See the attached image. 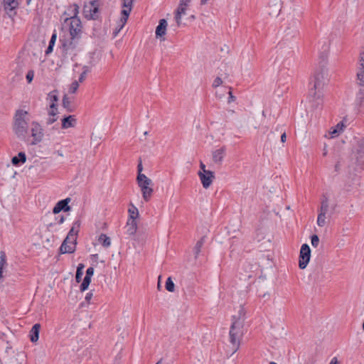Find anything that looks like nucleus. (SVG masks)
Masks as SVG:
<instances>
[{
  "instance_id": "nucleus-58",
  "label": "nucleus",
  "mask_w": 364,
  "mask_h": 364,
  "mask_svg": "<svg viewBox=\"0 0 364 364\" xmlns=\"http://www.w3.org/2000/svg\"><path fill=\"white\" fill-rule=\"evenodd\" d=\"M329 364H338V360L336 358H333Z\"/></svg>"
},
{
  "instance_id": "nucleus-57",
  "label": "nucleus",
  "mask_w": 364,
  "mask_h": 364,
  "mask_svg": "<svg viewBox=\"0 0 364 364\" xmlns=\"http://www.w3.org/2000/svg\"><path fill=\"white\" fill-rule=\"evenodd\" d=\"M286 140H287V135H286V133H285V132H284V133L282 134V136H281V141H282V142H283V143H284V142H285V141H286Z\"/></svg>"
},
{
  "instance_id": "nucleus-31",
  "label": "nucleus",
  "mask_w": 364,
  "mask_h": 364,
  "mask_svg": "<svg viewBox=\"0 0 364 364\" xmlns=\"http://www.w3.org/2000/svg\"><path fill=\"white\" fill-rule=\"evenodd\" d=\"M127 21H124V16H122L119 23H118V25L116 27V28L114 29V36H116L119 33V31L122 29V28L124 26V25L126 24Z\"/></svg>"
},
{
  "instance_id": "nucleus-4",
  "label": "nucleus",
  "mask_w": 364,
  "mask_h": 364,
  "mask_svg": "<svg viewBox=\"0 0 364 364\" xmlns=\"http://www.w3.org/2000/svg\"><path fill=\"white\" fill-rule=\"evenodd\" d=\"M80 227V221L79 220H75L60 247V251L62 254L73 253L75 252L77 244V235Z\"/></svg>"
},
{
  "instance_id": "nucleus-37",
  "label": "nucleus",
  "mask_w": 364,
  "mask_h": 364,
  "mask_svg": "<svg viewBox=\"0 0 364 364\" xmlns=\"http://www.w3.org/2000/svg\"><path fill=\"white\" fill-rule=\"evenodd\" d=\"M89 72H90L89 68L87 66H84L83 67V72L81 73V75H80V76L79 77V82H82L85 80L86 75Z\"/></svg>"
},
{
  "instance_id": "nucleus-23",
  "label": "nucleus",
  "mask_w": 364,
  "mask_h": 364,
  "mask_svg": "<svg viewBox=\"0 0 364 364\" xmlns=\"http://www.w3.org/2000/svg\"><path fill=\"white\" fill-rule=\"evenodd\" d=\"M129 213V220H136V219L139 217V210L133 204L129 205V208L128 209Z\"/></svg>"
},
{
  "instance_id": "nucleus-63",
  "label": "nucleus",
  "mask_w": 364,
  "mask_h": 364,
  "mask_svg": "<svg viewBox=\"0 0 364 364\" xmlns=\"http://www.w3.org/2000/svg\"><path fill=\"white\" fill-rule=\"evenodd\" d=\"M12 350L11 347L7 346L6 348V353H9V352Z\"/></svg>"
},
{
  "instance_id": "nucleus-25",
  "label": "nucleus",
  "mask_w": 364,
  "mask_h": 364,
  "mask_svg": "<svg viewBox=\"0 0 364 364\" xmlns=\"http://www.w3.org/2000/svg\"><path fill=\"white\" fill-rule=\"evenodd\" d=\"M26 160V156L25 153L20 152V153H18V156H14L12 158L11 162L14 165L18 166L20 162L22 164L25 163Z\"/></svg>"
},
{
  "instance_id": "nucleus-62",
  "label": "nucleus",
  "mask_w": 364,
  "mask_h": 364,
  "mask_svg": "<svg viewBox=\"0 0 364 364\" xmlns=\"http://www.w3.org/2000/svg\"><path fill=\"white\" fill-rule=\"evenodd\" d=\"M340 169V164L339 162H338L336 165H335V171H338Z\"/></svg>"
},
{
  "instance_id": "nucleus-11",
  "label": "nucleus",
  "mask_w": 364,
  "mask_h": 364,
  "mask_svg": "<svg viewBox=\"0 0 364 364\" xmlns=\"http://www.w3.org/2000/svg\"><path fill=\"white\" fill-rule=\"evenodd\" d=\"M18 6V0H3L4 9L9 17H13L16 14Z\"/></svg>"
},
{
  "instance_id": "nucleus-24",
  "label": "nucleus",
  "mask_w": 364,
  "mask_h": 364,
  "mask_svg": "<svg viewBox=\"0 0 364 364\" xmlns=\"http://www.w3.org/2000/svg\"><path fill=\"white\" fill-rule=\"evenodd\" d=\"M355 104L358 107H362L364 104V87H361L358 92L356 93L355 97Z\"/></svg>"
},
{
  "instance_id": "nucleus-41",
  "label": "nucleus",
  "mask_w": 364,
  "mask_h": 364,
  "mask_svg": "<svg viewBox=\"0 0 364 364\" xmlns=\"http://www.w3.org/2000/svg\"><path fill=\"white\" fill-rule=\"evenodd\" d=\"M223 83L222 79L220 77H217L213 83V86L214 87H218L220 86V85Z\"/></svg>"
},
{
  "instance_id": "nucleus-59",
  "label": "nucleus",
  "mask_w": 364,
  "mask_h": 364,
  "mask_svg": "<svg viewBox=\"0 0 364 364\" xmlns=\"http://www.w3.org/2000/svg\"><path fill=\"white\" fill-rule=\"evenodd\" d=\"M64 220H65L64 217L63 215H61V216H60V218L58 220V224H62V223H63Z\"/></svg>"
},
{
  "instance_id": "nucleus-44",
  "label": "nucleus",
  "mask_w": 364,
  "mask_h": 364,
  "mask_svg": "<svg viewBox=\"0 0 364 364\" xmlns=\"http://www.w3.org/2000/svg\"><path fill=\"white\" fill-rule=\"evenodd\" d=\"M222 90H225V88L220 87L219 90H216V96L219 98H222L225 96L224 91Z\"/></svg>"
},
{
  "instance_id": "nucleus-29",
  "label": "nucleus",
  "mask_w": 364,
  "mask_h": 364,
  "mask_svg": "<svg viewBox=\"0 0 364 364\" xmlns=\"http://www.w3.org/2000/svg\"><path fill=\"white\" fill-rule=\"evenodd\" d=\"M356 82L360 87H364V70H357Z\"/></svg>"
},
{
  "instance_id": "nucleus-13",
  "label": "nucleus",
  "mask_w": 364,
  "mask_h": 364,
  "mask_svg": "<svg viewBox=\"0 0 364 364\" xmlns=\"http://www.w3.org/2000/svg\"><path fill=\"white\" fill-rule=\"evenodd\" d=\"M199 178L201 181L203 187L205 189L208 188L215 178L214 173L213 171H209L208 173H198Z\"/></svg>"
},
{
  "instance_id": "nucleus-10",
  "label": "nucleus",
  "mask_w": 364,
  "mask_h": 364,
  "mask_svg": "<svg viewBox=\"0 0 364 364\" xmlns=\"http://www.w3.org/2000/svg\"><path fill=\"white\" fill-rule=\"evenodd\" d=\"M31 134L33 137L31 144L36 145L42 141L43 132V129L38 122H33L31 123Z\"/></svg>"
},
{
  "instance_id": "nucleus-36",
  "label": "nucleus",
  "mask_w": 364,
  "mask_h": 364,
  "mask_svg": "<svg viewBox=\"0 0 364 364\" xmlns=\"http://www.w3.org/2000/svg\"><path fill=\"white\" fill-rule=\"evenodd\" d=\"M357 70H364V50L360 53Z\"/></svg>"
},
{
  "instance_id": "nucleus-8",
  "label": "nucleus",
  "mask_w": 364,
  "mask_h": 364,
  "mask_svg": "<svg viewBox=\"0 0 364 364\" xmlns=\"http://www.w3.org/2000/svg\"><path fill=\"white\" fill-rule=\"evenodd\" d=\"M100 2L97 0L90 1L85 3L83 7L85 17L88 19H97L99 16Z\"/></svg>"
},
{
  "instance_id": "nucleus-38",
  "label": "nucleus",
  "mask_w": 364,
  "mask_h": 364,
  "mask_svg": "<svg viewBox=\"0 0 364 364\" xmlns=\"http://www.w3.org/2000/svg\"><path fill=\"white\" fill-rule=\"evenodd\" d=\"M78 87H79V82L77 80H75L70 85V92L75 93L77 90Z\"/></svg>"
},
{
  "instance_id": "nucleus-28",
  "label": "nucleus",
  "mask_w": 364,
  "mask_h": 364,
  "mask_svg": "<svg viewBox=\"0 0 364 364\" xmlns=\"http://www.w3.org/2000/svg\"><path fill=\"white\" fill-rule=\"evenodd\" d=\"M7 266L6 255L4 251L0 252V275H3V269Z\"/></svg>"
},
{
  "instance_id": "nucleus-7",
  "label": "nucleus",
  "mask_w": 364,
  "mask_h": 364,
  "mask_svg": "<svg viewBox=\"0 0 364 364\" xmlns=\"http://www.w3.org/2000/svg\"><path fill=\"white\" fill-rule=\"evenodd\" d=\"M136 181L141 188L144 200L145 201L149 200L153 193V188L150 187L152 185V181L143 173L138 174Z\"/></svg>"
},
{
  "instance_id": "nucleus-5",
  "label": "nucleus",
  "mask_w": 364,
  "mask_h": 364,
  "mask_svg": "<svg viewBox=\"0 0 364 364\" xmlns=\"http://www.w3.org/2000/svg\"><path fill=\"white\" fill-rule=\"evenodd\" d=\"M28 112L18 109L14 116L13 129L17 137L24 139L28 132Z\"/></svg>"
},
{
  "instance_id": "nucleus-1",
  "label": "nucleus",
  "mask_w": 364,
  "mask_h": 364,
  "mask_svg": "<svg viewBox=\"0 0 364 364\" xmlns=\"http://www.w3.org/2000/svg\"><path fill=\"white\" fill-rule=\"evenodd\" d=\"M245 311L242 305L236 309V314L232 316L230 330L229 331V351L232 355L240 348L241 341L244 335Z\"/></svg>"
},
{
  "instance_id": "nucleus-34",
  "label": "nucleus",
  "mask_w": 364,
  "mask_h": 364,
  "mask_svg": "<svg viewBox=\"0 0 364 364\" xmlns=\"http://www.w3.org/2000/svg\"><path fill=\"white\" fill-rule=\"evenodd\" d=\"M58 114V108L56 104L51 102L48 110V116L55 117Z\"/></svg>"
},
{
  "instance_id": "nucleus-39",
  "label": "nucleus",
  "mask_w": 364,
  "mask_h": 364,
  "mask_svg": "<svg viewBox=\"0 0 364 364\" xmlns=\"http://www.w3.org/2000/svg\"><path fill=\"white\" fill-rule=\"evenodd\" d=\"M319 244V238L318 235H314L311 236V245L314 247H317Z\"/></svg>"
},
{
  "instance_id": "nucleus-42",
  "label": "nucleus",
  "mask_w": 364,
  "mask_h": 364,
  "mask_svg": "<svg viewBox=\"0 0 364 364\" xmlns=\"http://www.w3.org/2000/svg\"><path fill=\"white\" fill-rule=\"evenodd\" d=\"M209 171H210V170H207L205 165L202 161H200V169H199L198 173H208Z\"/></svg>"
},
{
  "instance_id": "nucleus-21",
  "label": "nucleus",
  "mask_w": 364,
  "mask_h": 364,
  "mask_svg": "<svg viewBox=\"0 0 364 364\" xmlns=\"http://www.w3.org/2000/svg\"><path fill=\"white\" fill-rule=\"evenodd\" d=\"M186 9H187V7L183 6L181 5H178V6L175 12V20L178 26L181 23L182 16L186 14Z\"/></svg>"
},
{
  "instance_id": "nucleus-64",
  "label": "nucleus",
  "mask_w": 364,
  "mask_h": 364,
  "mask_svg": "<svg viewBox=\"0 0 364 364\" xmlns=\"http://www.w3.org/2000/svg\"><path fill=\"white\" fill-rule=\"evenodd\" d=\"M326 154H327V149H326V146H325L323 148V155L326 156Z\"/></svg>"
},
{
  "instance_id": "nucleus-17",
  "label": "nucleus",
  "mask_w": 364,
  "mask_h": 364,
  "mask_svg": "<svg viewBox=\"0 0 364 364\" xmlns=\"http://www.w3.org/2000/svg\"><path fill=\"white\" fill-rule=\"evenodd\" d=\"M137 222L136 220H127L125 229H126V233L129 235L132 236L134 235L137 230Z\"/></svg>"
},
{
  "instance_id": "nucleus-33",
  "label": "nucleus",
  "mask_w": 364,
  "mask_h": 364,
  "mask_svg": "<svg viewBox=\"0 0 364 364\" xmlns=\"http://www.w3.org/2000/svg\"><path fill=\"white\" fill-rule=\"evenodd\" d=\"M326 214L318 213L317 218V225L319 227H323L326 224Z\"/></svg>"
},
{
  "instance_id": "nucleus-35",
  "label": "nucleus",
  "mask_w": 364,
  "mask_h": 364,
  "mask_svg": "<svg viewBox=\"0 0 364 364\" xmlns=\"http://www.w3.org/2000/svg\"><path fill=\"white\" fill-rule=\"evenodd\" d=\"M174 287H175V285H174L173 282L172 281L171 277H168L167 279L166 282V290L170 291V292H173L174 291Z\"/></svg>"
},
{
  "instance_id": "nucleus-54",
  "label": "nucleus",
  "mask_w": 364,
  "mask_h": 364,
  "mask_svg": "<svg viewBox=\"0 0 364 364\" xmlns=\"http://www.w3.org/2000/svg\"><path fill=\"white\" fill-rule=\"evenodd\" d=\"M137 170H138V174L141 173V171L143 170L141 161L139 162V164L137 166Z\"/></svg>"
},
{
  "instance_id": "nucleus-15",
  "label": "nucleus",
  "mask_w": 364,
  "mask_h": 364,
  "mask_svg": "<svg viewBox=\"0 0 364 364\" xmlns=\"http://www.w3.org/2000/svg\"><path fill=\"white\" fill-rule=\"evenodd\" d=\"M133 0H122V16H124V21H127L132 8Z\"/></svg>"
},
{
  "instance_id": "nucleus-2",
  "label": "nucleus",
  "mask_w": 364,
  "mask_h": 364,
  "mask_svg": "<svg viewBox=\"0 0 364 364\" xmlns=\"http://www.w3.org/2000/svg\"><path fill=\"white\" fill-rule=\"evenodd\" d=\"M328 81V73L325 69L315 73L309 83V96L314 100H320L323 97V91Z\"/></svg>"
},
{
  "instance_id": "nucleus-43",
  "label": "nucleus",
  "mask_w": 364,
  "mask_h": 364,
  "mask_svg": "<svg viewBox=\"0 0 364 364\" xmlns=\"http://www.w3.org/2000/svg\"><path fill=\"white\" fill-rule=\"evenodd\" d=\"M232 102L235 103L237 105H238L236 97L232 95L231 91H229V104Z\"/></svg>"
},
{
  "instance_id": "nucleus-61",
  "label": "nucleus",
  "mask_w": 364,
  "mask_h": 364,
  "mask_svg": "<svg viewBox=\"0 0 364 364\" xmlns=\"http://www.w3.org/2000/svg\"><path fill=\"white\" fill-rule=\"evenodd\" d=\"M55 153H56L59 156H61V157H63V156H64L63 151H60V150H58L57 151H55Z\"/></svg>"
},
{
  "instance_id": "nucleus-19",
  "label": "nucleus",
  "mask_w": 364,
  "mask_h": 364,
  "mask_svg": "<svg viewBox=\"0 0 364 364\" xmlns=\"http://www.w3.org/2000/svg\"><path fill=\"white\" fill-rule=\"evenodd\" d=\"M76 123V119L74 115H70L62 119V128L68 129L70 127H75Z\"/></svg>"
},
{
  "instance_id": "nucleus-48",
  "label": "nucleus",
  "mask_w": 364,
  "mask_h": 364,
  "mask_svg": "<svg viewBox=\"0 0 364 364\" xmlns=\"http://www.w3.org/2000/svg\"><path fill=\"white\" fill-rule=\"evenodd\" d=\"M93 274H94V268L93 267H89V268H87V269L86 271L85 276L92 277Z\"/></svg>"
},
{
  "instance_id": "nucleus-50",
  "label": "nucleus",
  "mask_w": 364,
  "mask_h": 364,
  "mask_svg": "<svg viewBox=\"0 0 364 364\" xmlns=\"http://www.w3.org/2000/svg\"><path fill=\"white\" fill-rule=\"evenodd\" d=\"M70 102L67 96H64L63 99V105L64 107H68L69 106Z\"/></svg>"
},
{
  "instance_id": "nucleus-40",
  "label": "nucleus",
  "mask_w": 364,
  "mask_h": 364,
  "mask_svg": "<svg viewBox=\"0 0 364 364\" xmlns=\"http://www.w3.org/2000/svg\"><path fill=\"white\" fill-rule=\"evenodd\" d=\"M34 77V71L33 70H30L28 71L26 78L28 83H31Z\"/></svg>"
},
{
  "instance_id": "nucleus-12",
  "label": "nucleus",
  "mask_w": 364,
  "mask_h": 364,
  "mask_svg": "<svg viewBox=\"0 0 364 364\" xmlns=\"http://www.w3.org/2000/svg\"><path fill=\"white\" fill-rule=\"evenodd\" d=\"M353 150L357 159L364 157V137L355 139Z\"/></svg>"
},
{
  "instance_id": "nucleus-49",
  "label": "nucleus",
  "mask_w": 364,
  "mask_h": 364,
  "mask_svg": "<svg viewBox=\"0 0 364 364\" xmlns=\"http://www.w3.org/2000/svg\"><path fill=\"white\" fill-rule=\"evenodd\" d=\"M191 1V0H180L179 5H181L183 6H186L188 8Z\"/></svg>"
},
{
  "instance_id": "nucleus-14",
  "label": "nucleus",
  "mask_w": 364,
  "mask_h": 364,
  "mask_svg": "<svg viewBox=\"0 0 364 364\" xmlns=\"http://www.w3.org/2000/svg\"><path fill=\"white\" fill-rule=\"evenodd\" d=\"M347 119L343 118V119L338 122L334 127H332L329 132V134L332 138L338 136L341 133H342L344 129L346 127Z\"/></svg>"
},
{
  "instance_id": "nucleus-30",
  "label": "nucleus",
  "mask_w": 364,
  "mask_h": 364,
  "mask_svg": "<svg viewBox=\"0 0 364 364\" xmlns=\"http://www.w3.org/2000/svg\"><path fill=\"white\" fill-rule=\"evenodd\" d=\"M204 240H205V237H202L196 243L195 247H194V252H195V255H196V257H198V255H199L200 252V249L202 247V246L203 245V243H204Z\"/></svg>"
},
{
  "instance_id": "nucleus-56",
  "label": "nucleus",
  "mask_w": 364,
  "mask_h": 364,
  "mask_svg": "<svg viewBox=\"0 0 364 364\" xmlns=\"http://www.w3.org/2000/svg\"><path fill=\"white\" fill-rule=\"evenodd\" d=\"M53 46L49 45L46 51V54H49L50 53H51L53 51Z\"/></svg>"
},
{
  "instance_id": "nucleus-53",
  "label": "nucleus",
  "mask_w": 364,
  "mask_h": 364,
  "mask_svg": "<svg viewBox=\"0 0 364 364\" xmlns=\"http://www.w3.org/2000/svg\"><path fill=\"white\" fill-rule=\"evenodd\" d=\"M93 294L92 291L88 292L85 296V301L87 303H90L91 299L92 298Z\"/></svg>"
},
{
  "instance_id": "nucleus-32",
  "label": "nucleus",
  "mask_w": 364,
  "mask_h": 364,
  "mask_svg": "<svg viewBox=\"0 0 364 364\" xmlns=\"http://www.w3.org/2000/svg\"><path fill=\"white\" fill-rule=\"evenodd\" d=\"M90 282H91V277L85 276L81 285H80V290L82 291H84L86 289H87V288L90 284Z\"/></svg>"
},
{
  "instance_id": "nucleus-3",
  "label": "nucleus",
  "mask_w": 364,
  "mask_h": 364,
  "mask_svg": "<svg viewBox=\"0 0 364 364\" xmlns=\"http://www.w3.org/2000/svg\"><path fill=\"white\" fill-rule=\"evenodd\" d=\"M79 7L76 4L71 6L68 10L70 18H65L63 24L62 30L64 33L68 32L66 35L71 36H80L81 34V21L77 18Z\"/></svg>"
},
{
  "instance_id": "nucleus-9",
  "label": "nucleus",
  "mask_w": 364,
  "mask_h": 364,
  "mask_svg": "<svg viewBox=\"0 0 364 364\" xmlns=\"http://www.w3.org/2000/svg\"><path fill=\"white\" fill-rule=\"evenodd\" d=\"M311 257V250L307 244H303L299 253V267L304 269L306 267Z\"/></svg>"
},
{
  "instance_id": "nucleus-20",
  "label": "nucleus",
  "mask_w": 364,
  "mask_h": 364,
  "mask_svg": "<svg viewBox=\"0 0 364 364\" xmlns=\"http://www.w3.org/2000/svg\"><path fill=\"white\" fill-rule=\"evenodd\" d=\"M167 22L165 19H161L156 29V37H161L166 34Z\"/></svg>"
},
{
  "instance_id": "nucleus-26",
  "label": "nucleus",
  "mask_w": 364,
  "mask_h": 364,
  "mask_svg": "<svg viewBox=\"0 0 364 364\" xmlns=\"http://www.w3.org/2000/svg\"><path fill=\"white\" fill-rule=\"evenodd\" d=\"M70 201V198H67L64 200H61L60 201H58L56 205L58 206V208H59L61 210H64V211H68L70 210V206L68 205V203Z\"/></svg>"
},
{
  "instance_id": "nucleus-18",
  "label": "nucleus",
  "mask_w": 364,
  "mask_h": 364,
  "mask_svg": "<svg viewBox=\"0 0 364 364\" xmlns=\"http://www.w3.org/2000/svg\"><path fill=\"white\" fill-rule=\"evenodd\" d=\"M225 147L223 146L213 151V159L215 163H220L223 160L225 156Z\"/></svg>"
},
{
  "instance_id": "nucleus-52",
  "label": "nucleus",
  "mask_w": 364,
  "mask_h": 364,
  "mask_svg": "<svg viewBox=\"0 0 364 364\" xmlns=\"http://www.w3.org/2000/svg\"><path fill=\"white\" fill-rule=\"evenodd\" d=\"M56 38H57V35L56 33H53L51 36V38L50 40V42H49V45H51V46H54L55 44V42L56 41Z\"/></svg>"
},
{
  "instance_id": "nucleus-22",
  "label": "nucleus",
  "mask_w": 364,
  "mask_h": 364,
  "mask_svg": "<svg viewBox=\"0 0 364 364\" xmlns=\"http://www.w3.org/2000/svg\"><path fill=\"white\" fill-rule=\"evenodd\" d=\"M328 199L326 195H323L318 213L326 214L328 213Z\"/></svg>"
},
{
  "instance_id": "nucleus-51",
  "label": "nucleus",
  "mask_w": 364,
  "mask_h": 364,
  "mask_svg": "<svg viewBox=\"0 0 364 364\" xmlns=\"http://www.w3.org/2000/svg\"><path fill=\"white\" fill-rule=\"evenodd\" d=\"M49 97L52 100V102H54L55 104V102L58 101V97L56 95L53 94V92H50L49 95H48Z\"/></svg>"
},
{
  "instance_id": "nucleus-16",
  "label": "nucleus",
  "mask_w": 364,
  "mask_h": 364,
  "mask_svg": "<svg viewBox=\"0 0 364 364\" xmlns=\"http://www.w3.org/2000/svg\"><path fill=\"white\" fill-rule=\"evenodd\" d=\"M41 330V324L36 323L31 328L29 332V338L32 343H36L39 338V332Z\"/></svg>"
},
{
  "instance_id": "nucleus-6",
  "label": "nucleus",
  "mask_w": 364,
  "mask_h": 364,
  "mask_svg": "<svg viewBox=\"0 0 364 364\" xmlns=\"http://www.w3.org/2000/svg\"><path fill=\"white\" fill-rule=\"evenodd\" d=\"M80 39V36H71L65 34L63 36H60V41L63 53L68 55L75 56L81 49Z\"/></svg>"
},
{
  "instance_id": "nucleus-47",
  "label": "nucleus",
  "mask_w": 364,
  "mask_h": 364,
  "mask_svg": "<svg viewBox=\"0 0 364 364\" xmlns=\"http://www.w3.org/2000/svg\"><path fill=\"white\" fill-rule=\"evenodd\" d=\"M82 275H83V272H80V270H77L76 271L75 279H76V282H80Z\"/></svg>"
},
{
  "instance_id": "nucleus-55",
  "label": "nucleus",
  "mask_w": 364,
  "mask_h": 364,
  "mask_svg": "<svg viewBox=\"0 0 364 364\" xmlns=\"http://www.w3.org/2000/svg\"><path fill=\"white\" fill-rule=\"evenodd\" d=\"M60 212V210L59 208H58L57 205H55V207H54V208H53V213L54 214H58V213H59Z\"/></svg>"
},
{
  "instance_id": "nucleus-60",
  "label": "nucleus",
  "mask_w": 364,
  "mask_h": 364,
  "mask_svg": "<svg viewBox=\"0 0 364 364\" xmlns=\"http://www.w3.org/2000/svg\"><path fill=\"white\" fill-rule=\"evenodd\" d=\"M84 265L82 264H80L77 268V270H80V272H83Z\"/></svg>"
},
{
  "instance_id": "nucleus-27",
  "label": "nucleus",
  "mask_w": 364,
  "mask_h": 364,
  "mask_svg": "<svg viewBox=\"0 0 364 364\" xmlns=\"http://www.w3.org/2000/svg\"><path fill=\"white\" fill-rule=\"evenodd\" d=\"M98 242L101 244L104 247H109L111 245V239L109 237L107 236L105 234H101L99 236Z\"/></svg>"
},
{
  "instance_id": "nucleus-45",
  "label": "nucleus",
  "mask_w": 364,
  "mask_h": 364,
  "mask_svg": "<svg viewBox=\"0 0 364 364\" xmlns=\"http://www.w3.org/2000/svg\"><path fill=\"white\" fill-rule=\"evenodd\" d=\"M232 109H230L229 108V114L231 113V114H237L240 111V109L238 107H235V106H231Z\"/></svg>"
},
{
  "instance_id": "nucleus-46",
  "label": "nucleus",
  "mask_w": 364,
  "mask_h": 364,
  "mask_svg": "<svg viewBox=\"0 0 364 364\" xmlns=\"http://www.w3.org/2000/svg\"><path fill=\"white\" fill-rule=\"evenodd\" d=\"M57 120V117H53V116H49L48 118L46 120V124L48 125H50V124H52L53 123H54L55 121Z\"/></svg>"
}]
</instances>
